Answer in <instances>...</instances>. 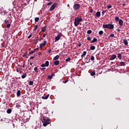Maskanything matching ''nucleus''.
Instances as JSON below:
<instances>
[{"instance_id":"c03bdc74","label":"nucleus","mask_w":129,"mask_h":129,"mask_svg":"<svg viewBox=\"0 0 129 129\" xmlns=\"http://www.w3.org/2000/svg\"><path fill=\"white\" fill-rule=\"evenodd\" d=\"M106 12H107V10H104V11H102V14H105V13H106Z\"/></svg>"},{"instance_id":"c85d7f7f","label":"nucleus","mask_w":129,"mask_h":129,"mask_svg":"<svg viewBox=\"0 0 129 129\" xmlns=\"http://www.w3.org/2000/svg\"><path fill=\"white\" fill-rule=\"evenodd\" d=\"M6 28H8V29L11 28V24L10 23H8L7 25H6Z\"/></svg>"},{"instance_id":"8fccbe9b","label":"nucleus","mask_w":129,"mask_h":129,"mask_svg":"<svg viewBox=\"0 0 129 129\" xmlns=\"http://www.w3.org/2000/svg\"><path fill=\"white\" fill-rule=\"evenodd\" d=\"M90 13H93V9H91L90 10Z\"/></svg>"},{"instance_id":"13d9d810","label":"nucleus","mask_w":129,"mask_h":129,"mask_svg":"<svg viewBox=\"0 0 129 129\" xmlns=\"http://www.w3.org/2000/svg\"><path fill=\"white\" fill-rule=\"evenodd\" d=\"M117 32H120V30L119 29H117Z\"/></svg>"},{"instance_id":"6ab92c4d","label":"nucleus","mask_w":129,"mask_h":129,"mask_svg":"<svg viewBox=\"0 0 129 129\" xmlns=\"http://www.w3.org/2000/svg\"><path fill=\"white\" fill-rule=\"evenodd\" d=\"M117 58H118V59H119V60H121V58H122V56L121 53H119V54H117Z\"/></svg>"},{"instance_id":"f704fd0d","label":"nucleus","mask_w":129,"mask_h":129,"mask_svg":"<svg viewBox=\"0 0 129 129\" xmlns=\"http://www.w3.org/2000/svg\"><path fill=\"white\" fill-rule=\"evenodd\" d=\"M47 78H48V79H52L53 78V77H52L51 75H49L47 76Z\"/></svg>"},{"instance_id":"2f4dec72","label":"nucleus","mask_w":129,"mask_h":129,"mask_svg":"<svg viewBox=\"0 0 129 129\" xmlns=\"http://www.w3.org/2000/svg\"><path fill=\"white\" fill-rule=\"evenodd\" d=\"M71 60V58L70 57H68L66 59V62H69V61Z\"/></svg>"},{"instance_id":"72a5a7b5","label":"nucleus","mask_w":129,"mask_h":129,"mask_svg":"<svg viewBox=\"0 0 129 129\" xmlns=\"http://www.w3.org/2000/svg\"><path fill=\"white\" fill-rule=\"evenodd\" d=\"M91 60L92 61H94V56L93 55L91 56Z\"/></svg>"},{"instance_id":"052dcab7","label":"nucleus","mask_w":129,"mask_h":129,"mask_svg":"<svg viewBox=\"0 0 129 129\" xmlns=\"http://www.w3.org/2000/svg\"><path fill=\"white\" fill-rule=\"evenodd\" d=\"M41 52H38V55H41Z\"/></svg>"},{"instance_id":"f257e3e1","label":"nucleus","mask_w":129,"mask_h":129,"mask_svg":"<svg viewBox=\"0 0 129 129\" xmlns=\"http://www.w3.org/2000/svg\"><path fill=\"white\" fill-rule=\"evenodd\" d=\"M41 120L43 122V126H47V124H50L51 123V120L50 119L44 117L43 118H41Z\"/></svg>"},{"instance_id":"864d4df0","label":"nucleus","mask_w":129,"mask_h":129,"mask_svg":"<svg viewBox=\"0 0 129 129\" xmlns=\"http://www.w3.org/2000/svg\"><path fill=\"white\" fill-rule=\"evenodd\" d=\"M78 46L81 47V43L80 42L79 43Z\"/></svg>"},{"instance_id":"473e14b6","label":"nucleus","mask_w":129,"mask_h":129,"mask_svg":"<svg viewBox=\"0 0 129 129\" xmlns=\"http://www.w3.org/2000/svg\"><path fill=\"white\" fill-rule=\"evenodd\" d=\"M87 34H91V33H92V30H89L87 31Z\"/></svg>"},{"instance_id":"a19ab883","label":"nucleus","mask_w":129,"mask_h":129,"mask_svg":"<svg viewBox=\"0 0 129 129\" xmlns=\"http://www.w3.org/2000/svg\"><path fill=\"white\" fill-rule=\"evenodd\" d=\"M34 53H35V51H31L30 52H29V54L30 55H32V54H34Z\"/></svg>"},{"instance_id":"bb28decb","label":"nucleus","mask_w":129,"mask_h":129,"mask_svg":"<svg viewBox=\"0 0 129 129\" xmlns=\"http://www.w3.org/2000/svg\"><path fill=\"white\" fill-rule=\"evenodd\" d=\"M7 113H12V109H8L7 111Z\"/></svg>"},{"instance_id":"de8ad7c7","label":"nucleus","mask_w":129,"mask_h":129,"mask_svg":"<svg viewBox=\"0 0 129 129\" xmlns=\"http://www.w3.org/2000/svg\"><path fill=\"white\" fill-rule=\"evenodd\" d=\"M35 58V56H31L30 57V60H32V59H34Z\"/></svg>"},{"instance_id":"412c9836","label":"nucleus","mask_w":129,"mask_h":129,"mask_svg":"<svg viewBox=\"0 0 129 129\" xmlns=\"http://www.w3.org/2000/svg\"><path fill=\"white\" fill-rule=\"evenodd\" d=\"M95 42H97V38H94L93 40H92L90 43H95Z\"/></svg>"},{"instance_id":"4be33fe9","label":"nucleus","mask_w":129,"mask_h":129,"mask_svg":"<svg viewBox=\"0 0 129 129\" xmlns=\"http://www.w3.org/2000/svg\"><path fill=\"white\" fill-rule=\"evenodd\" d=\"M114 20L116 22H119V18L118 17H115L114 18Z\"/></svg>"},{"instance_id":"6e6552de","label":"nucleus","mask_w":129,"mask_h":129,"mask_svg":"<svg viewBox=\"0 0 129 129\" xmlns=\"http://www.w3.org/2000/svg\"><path fill=\"white\" fill-rule=\"evenodd\" d=\"M115 58H116V55H115V54H114V55H112L110 57L109 60H110L111 61H112V60H114V59H115Z\"/></svg>"},{"instance_id":"c756f323","label":"nucleus","mask_w":129,"mask_h":129,"mask_svg":"<svg viewBox=\"0 0 129 129\" xmlns=\"http://www.w3.org/2000/svg\"><path fill=\"white\" fill-rule=\"evenodd\" d=\"M120 66H124V64H125V63L123 61H121L120 62Z\"/></svg>"},{"instance_id":"5701e85b","label":"nucleus","mask_w":129,"mask_h":129,"mask_svg":"<svg viewBox=\"0 0 129 129\" xmlns=\"http://www.w3.org/2000/svg\"><path fill=\"white\" fill-rule=\"evenodd\" d=\"M21 77H22V79L26 78V77H27V74L25 73L23 75H22Z\"/></svg>"},{"instance_id":"4c0bfd02","label":"nucleus","mask_w":129,"mask_h":129,"mask_svg":"<svg viewBox=\"0 0 129 129\" xmlns=\"http://www.w3.org/2000/svg\"><path fill=\"white\" fill-rule=\"evenodd\" d=\"M40 69L41 70H42V71H45V70H46V68H40Z\"/></svg>"},{"instance_id":"20e7f679","label":"nucleus","mask_w":129,"mask_h":129,"mask_svg":"<svg viewBox=\"0 0 129 129\" xmlns=\"http://www.w3.org/2000/svg\"><path fill=\"white\" fill-rule=\"evenodd\" d=\"M73 9L74 11H77L79 9H80V4L76 3L73 6Z\"/></svg>"},{"instance_id":"09e8293b","label":"nucleus","mask_w":129,"mask_h":129,"mask_svg":"<svg viewBox=\"0 0 129 129\" xmlns=\"http://www.w3.org/2000/svg\"><path fill=\"white\" fill-rule=\"evenodd\" d=\"M51 5H52V2H49L47 4V6H51Z\"/></svg>"},{"instance_id":"aec40b11","label":"nucleus","mask_w":129,"mask_h":129,"mask_svg":"<svg viewBox=\"0 0 129 129\" xmlns=\"http://www.w3.org/2000/svg\"><path fill=\"white\" fill-rule=\"evenodd\" d=\"M100 15H101L100 12L98 11L96 13V17H97V18H99L100 17Z\"/></svg>"},{"instance_id":"338daca9","label":"nucleus","mask_w":129,"mask_h":129,"mask_svg":"<svg viewBox=\"0 0 129 129\" xmlns=\"http://www.w3.org/2000/svg\"><path fill=\"white\" fill-rule=\"evenodd\" d=\"M46 1H47V2H49V1H50V0H46Z\"/></svg>"},{"instance_id":"69168bd1","label":"nucleus","mask_w":129,"mask_h":129,"mask_svg":"<svg viewBox=\"0 0 129 129\" xmlns=\"http://www.w3.org/2000/svg\"><path fill=\"white\" fill-rule=\"evenodd\" d=\"M25 68V64L23 65V68Z\"/></svg>"},{"instance_id":"39448f33","label":"nucleus","mask_w":129,"mask_h":129,"mask_svg":"<svg viewBox=\"0 0 129 129\" xmlns=\"http://www.w3.org/2000/svg\"><path fill=\"white\" fill-rule=\"evenodd\" d=\"M56 7H57V3H55L54 4H53L51 7L49 9V11H54V10H55V8H56Z\"/></svg>"},{"instance_id":"dca6fc26","label":"nucleus","mask_w":129,"mask_h":129,"mask_svg":"<svg viewBox=\"0 0 129 129\" xmlns=\"http://www.w3.org/2000/svg\"><path fill=\"white\" fill-rule=\"evenodd\" d=\"M17 97H20V96H21V90H18L17 92Z\"/></svg>"},{"instance_id":"f3484780","label":"nucleus","mask_w":129,"mask_h":129,"mask_svg":"<svg viewBox=\"0 0 129 129\" xmlns=\"http://www.w3.org/2000/svg\"><path fill=\"white\" fill-rule=\"evenodd\" d=\"M5 24H9L10 22H11V19L8 18L5 21Z\"/></svg>"},{"instance_id":"a18cd8bd","label":"nucleus","mask_w":129,"mask_h":129,"mask_svg":"<svg viewBox=\"0 0 129 129\" xmlns=\"http://www.w3.org/2000/svg\"><path fill=\"white\" fill-rule=\"evenodd\" d=\"M41 67H46V64H44V63H42L41 65Z\"/></svg>"},{"instance_id":"6e6d98bb","label":"nucleus","mask_w":129,"mask_h":129,"mask_svg":"<svg viewBox=\"0 0 129 129\" xmlns=\"http://www.w3.org/2000/svg\"><path fill=\"white\" fill-rule=\"evenodd\" d=\"M54 75H55V74L54 73H53L52 74H51V76L53 77L54 76Z\"/></svg>"},{"instance_id":"f8f14e48","label":"nucleus","mask_w":129,"mask_h":129,"mask_svg":"<svg viewBox=\"0 0 129 129\" xmlns=\"http://www.w3.org/2000/svg\"><path fill=\"white\" fill-rule=\"evenodd\" d=\"M118 24L119 26H122V25H123V21H122L121 19H120L118 21Z\"/></svg>"},{"instance_id":"a211bd4d","label":"nucleus","mask_w":129,"mask_h":129,"mask_svg":"<svg viewBox=\"0 0 129 129\" xmlns=\"http://www.w3.org/2000/svg\"><path fill=\"white\" fill-rule=\"evenodd\" d=\"M90 50H92V51L95 50V46L91 45L90 47Z\"/></svg>"},{"instance_id":"a878e982","label":"nucleus","mask_w":129,"mask_h":129,"mask_svg":"<svg viewBox=\"0 0 129 129\" xmlns=\"http://www.w3.org/2000/svg\"><path fill=\"white\" fill-rule=\"evenodd\" d=\"M109 37H110V38H114V34H110L109 36V37H108V39H109Z\"/></svg>"},{"instance_id":"393cba45","label":"nucleus","mask_w":129,"mask_h":129,"mask_svg":"<svg viewBox=\"0 0 129 129\" xmlns=\"http://www.w3.org/2000/svg\"><path fill=\"white\" fill-rule=\"evenodd\" d=\"M45 65V67H48L49 66V61H46Z\"/></svg>"},{"instance_id":"cd10ccee","label":"nucleus","mask_w":129,"mask_h":129,"mask_svg":"<svg viewBox=\"0 0 129 129\" xmlns=\"http://www.w3.org/2000/svg\"><path fill=\"white\" fill-rule=\"evenodd\" d=\"M33 84H34V82L33 81H29V85H33Z\"/></svg>"},{"instance_id":"79ce46f5","label":"nucleus","mask_w":129,"mask_h":129,"mask_svg":"<svg viewBox=\"0 0 129 129\" xmlns=\"http://www.w3.org/2000/svg\"><path fill=\"white\" fill-rule=\"evenodd\" d=\"M37 29H38V25H37L34 28V29H33V31H36V30H37Z\"/></svg>"},{"instance_id":"5fc2aeb1","label":"nucleus","mask_w":129,"mask_h":129,"mask_svg":"<svg viewBox=\"0 0 129 129\" xmlns=\"http://www.w3.org/2000/svg\"><path fill=\"white\" fill-rule=\"evenodd\" d=\"M27 56V53H24L23 55V57H26Z\"/></svg>"},{"instance_id":"7c9ffc66","label":"nucleus","mask_w":129,"mask_h":129,"mask_svg":"<svg viewBox=\"0 0 129 129\" xmlns=\"http://www.w3.org/2000/svg\"><path fill=\"white\" fill-rule=\"evenodd\" d=\"M34 70L36 73H38V67H35Z\"/></svg>"},{"instance_id":"603ef678","label":"nucleus","mask_w":129,"mask_h":129,"mask_svg":"<svg viewBox=\"0 0 129 129\" xmlns=\"http://www.w3.org/2000/svg\"><path fill=\"white\" fill-rule=\"evenodd\" d=\"M24 126H26L24 123H21V126H24Z\"/></svg>"},{"instance_id":"bf43d9fd","label":"nucleus","mask_w":129,"mask_h":129,"mask_svg":"<svg viewBox=\"0 0 129 129\" xmlns=\"http://www.w3.org/2000/svg\"><path fill=\"white\" fill-rule=\"evenodd\" d=\"M30 65H31V66H32V65H33V63H32V62H30Z\"/></svg>"},{"instance_id":"9b49d317","label":"nucleus","mask_w":129,"mask_h":129,"mask_svg":"<svg viewBox=\"0 0 129 129\" xmlns=\"http://www.w3.org/2000/svg\"><path fill=\"white\" fill-rule=\"evenodd\" d=\"M53 64L57 66V65H59V64H60V61L59 60H55L53 62Z\"/></svg>"},{"instance_id":"7ed1b4c3","label":"nucleus","mask_w":129,"mask_h":129,"mask_svg":"<svg viewBox=\"0 0 129 129\" xmlns=\"http://www.w3.org/2000/svg\"><path fill=\"white\" fill-rule=\"evenodd\" d=\"M82 21V18L79 17H76L75 19V22H74V25L75 27H77L79 24H80V22Z\"/></svg>"},{"instance_id":"1a4fd4ad","label":"nucleus","mask_w":129,"mask_h":129,"mask_svg":"<svg viewBox=\"0 0 129 129\" xmlns=\"http://www.w3.org/2000/svg\"><path fill=\"white\" fill-rule=\"evenodd\" d=\"M49 96H50V94H47L46 96H42V99H48L49 98Z\"/></svg>"},{"instance_id":"e433bc0d","label":"nucleus","mask_w":129,"mask_h":129,"mask_svg":"<svg viewBox=\"0 0 129 129\" xmlns=\"http://www.w3.org/2000/svg\"><path fill=\"white\" fill-rule=\"evenodd\" d=\"M103 34V31L101 30L99 32V35H102Z\"/></svg>"},{"instance_id":"ea45409f","label":"nucleus","mask_w":129,"mask_h":129,"mask_svg":"<svg viewBox=\"0 0 129 129\" xmlns=\"http://www.w3.org/2000/svg\"><path fill=\"white\" fill-rule=\"evenodd\" d=\"M88 41H91V37L90 36H89L87 38Z\"/></svg>"},{"instance_id":"0e129e2a","label":"nucleus","mask_w":129,"mask_h":129,"mask_svg":"<svg viewBox=\"0 0 129 129\" xmlns=\"http://www.w3.org/2000/svg\"><path fill=\"white\" fill-rule=\"evenodd\" d=\"M44 38H40V40H43Z\"/></svg>"},{"instance_id":"58836bf2","label":"nucleus","mask_w":129,"mask_h":129,"mask_svg":"<svg viewBox=\"0 0 129 129\" xmlns=\"http://www.w3.org/2000/svg\"><path fill=\"white\" fill-rule=\"evenodd\" d=\"M108 9H111L112 8V6L111 5H109L107 7Z\"/></svg>"},{"instance_id":"9d476101","label":"nucleus","mask_w":129,"mask_h":129,"mask_svg":"<svg viewBox=\"0 0 129 129\" xmlns=\"http://www.w3.org/2000/svg\"><path fill=\"white\" fill-rule=\"evenodd\" d=\"M123 43L125 45V46H127L128 45V42H127V40L126 39H124L123 40Z\"/></svg>"},{"instance_id":"3c124183","label":"nucleus","mask_w":129,"mask_h":129,"mask_svg":"<svg viewBox=\"0 0 129 129\" xmlns=\"http://www.w3.org/2000/svg\"><path fill=\"white\" fill-rule=\"evenodd\" d=\"M46 35H47V34L44 33V34H43V38H45V37H46Z\"/></svg>"},{"instance_id":"49530a36","label":"nucleus","mask_w":129,"mask_h":129,"mask_svg":"<svg viewBox=\"0 0 129 129\" xmlns=\"http://www.w3.org/2000/svg\"><path fill=\"white\" fill-rule=\"evenodd\" d=\"M32 37V33H30V35L28 36V39H30Z\"/></svg>"},{"instance_id":"423d86ee","label":"nucleus","mask_w":129,"mask_h":129,"mask_svg":"<svg viewBox=\"0 0 129 129\" xmlns=\"http://www.w3.org/2000/svg\"><path fill=\"white\" fill-rule=\"evenodd\" d=\"M47 44V41L44 40L43 41V43L40 44L39 48H42L43 47H44V46H46V44Z\"/></svg>"},{"instance_id":"b1692460","label":"nucleus","mask_w":129,"mask_h":129,"mask_svg":"<svg viewBox=\"0 0 129 129\" xmlns=\"http://www.w3.org/2000/svg\"><path fill=\"white\" fill-rule=\"evenodd\" d=\"M95 71H93L91 73L90 75L91 76H94L95 75Z\"/></svg>"},{"instance_id":"c9c22d12","label":"nucleus","mask_w":129,"mask_h":129,"mask_svg":"<svg viewBox=\"0 0 129 129\" xmlns=\"http://www.w3.org/2000/svg\"><path fill=\"white\" fill-rule=\"evenodd\" d=\"M39 17H36V18H35V22H38V21H39Z\"/></svg>"},{"instance_id":"2eb2a0df","label":"nucleus","mask_w":129,"mask_h":129,"mask_svg":"<svg viewBox=\"0 0 129 129\" xmlns=\"http://www.w3.org/2000/svg\"><path fill=\"white\" fill-rule=\"evenodd\" d=\"M87 54V51H84L83 54L81 55V57L83 58V57H85V56H86V54Z\"/></svg>"},{"instance_id":"680f3d73","label":"nucleus","mask_w":129,"mask_h":129,"mask_svg":"<svg viewBox=\"0 0 129 129\" xmlns=\"http://www.w3.org/2000/svg\"><path fill=\"white\" fill-rule=\"evenodd\" d=\"M125 5V4H122V6H124Z\"/></svg>"},{"instance_id":"4d7b16f0","label":"nucleus","mask_w":129,"mask_h":129,"mask_svg":"<svg viewBox=\"0 0 129 129\" xmlns=\"http://www.w3.org/2000/svg\"><path fill=\"white\" fill-rule=\"evenodd\" d=\"M68 82V80H66V81H64V83L66 84V83Z\"/></svg>"},{"instance_id":"4468645a","label":"nucleus","mask_w":129,"mask_h":129,"mask_svg":"<svg viewBox=\"0 0 129 129\" xmlns=\"http://www.w3.org/2000/svg\"><path fill=\"white\" fill-rule=\"evenodd\" d=\"M46 28H47V26H44L43 27H42L41 29L42 32H43V33L46 32Z\"/></svg>"},{"instance_id":"ddd939ff","label":"nucleus","mask_w":129,"mask_h":129,"mask_svg":"<svg viewBox=\"0 0 129 129\" xmlns=\"http://www.w3.org/2000/svg\"><path fill=\"white\" fill-rule=\"evenodd\" d=\"M60 58V56L59 55H56L53 59V61H56V60H58Z\"/></svg>"},{"instance_id":"e2e57ef3","label":"nucleus","mask_w":129,"mask_h":129,"mask_svg":"<svg viewBox=\"0 0 129 129\" xmlns=\"http://www.w3.org/2000/svg\"><path fill=\"white\" fill-rule=\"evenodd\" d=\"M17 72H19V70L17 69Z\"/></svg>"},{"instance_id":"37998d69","label":"nucleus","mask_w":129,"mask_h":129,"mask_svg":"<svg viewBox=\"0 0 129 129\" xmlns=\"http://www.w3.org/2000/svg\"><path fill=\"white\" fill-rule=\"evenodd\" d=\"M51 52H52V50H51V49H49V50L47 51V53H48V54H51Z\"/></svg>"},{"instance_id":"f03ea898","label":"nucleus","mask_w":129,"mask_h":129,"mask_svg":"<svg viewBox=\"0 0 129 129\" xmlns=\"http://www.w3.org/2000/svg\"><path fill=\"white\" fill-rule=\"evenodd\" d=\"M103 29H108V30H113L114 28V25L112 24L111 23H109L108 24H103Z\"/></svg>"},{"instance_id":"0eeeda50","label":"nucleus","mask_w":129,"mask_h":129,"mask_svg":"<svg viewBox=\"0 0 129 129\" xmlns=\"http://www.w3.org/2000/svg\"><path fill=\"white\" fill-rule=\"evenodd\" d=\"M60 38H61V34H58L57 36L55 37V42L59 41V40H60Z\"/></svg>"}]
</instances>
